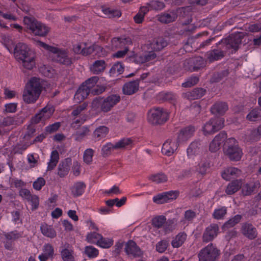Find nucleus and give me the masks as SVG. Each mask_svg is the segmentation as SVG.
Masks as SVG:
<instances>
[{
	"label": "nucleus",
	"mask_w": 261,
	"mask_h": 261,
	"mask_svg": "<svg viewBox=\"0 0 261 261\" xmlns=\"http://www.w3.org/2000/svg\"><path fill=\"white\" fill-rule=\"evenodd\" d=\"M101 235L97 232H93L88 234L86 240L90 243L98 244L99 239L101 238Z\"/></svg>",
	"instance_id": "58"
},
{
	"label": "nucleus",
	"mask_w": 261,
	"mask_h": 261,
	"mask_svg": "<svg viewBox=\"0 0 261 261\" xmlns=\"http://www.w3.org/2000/svg\"><path fill=\"white\" fill-rule=\"evenodd\" d=\"M229 74L228 70H225L220 72L214 73L211 78V82L217 83L222 80L224 77L227 76Z\"/></svg>",
	"instance_id": "54"
},
{
	"label": "nucleus",
	"mask_w": 261,
	"mask_h": 261,
	"mask_svg": "<svg viewBox=\"0 0 261 261\" xmlns=\"http://www.w3.org/2000/svg\"><path fill=\"white\" fill-rule=\"evenodd\" d=\"M196 216V215L195 212L192 210H187L185 213L184 219L181 222H183L184 223H185L186 221L191 222Z\"/></svg>",
	"instance_id": "63"
},
{
	"label": "nucleus",
	"mask_w": 261,
	"mask_h": 261,
	"mask_svg": "<svg viewBox=\"0 0 261 261\" xmlns=\"http://www.w3.org/2000/svg\"><path fill=\"white\" fill-rule=\"evenodd\" d=\"M198 166V167L197 170L199 173L202 175L206 174L207 170L210 167V163L206 161H204L200 163Z\"/></svg>",
	"instance_id": "57"
},
{
	"label": "nucleus",
	"mask_w": 261,
	"mask_h": 261,
	"mask_svg": "<svg viewBox=\"0 0 261 261\" xmlns=\"http://www.w3.org/2000/svg\"><path fill=\"white\" fill-rule=\"evenodd\" d=\"M242 180H235L229 183L226 190V193L228 195H231L237 192L242 187Z\"/></svg>",
	"instance_id": "34"
},
{
	"label": "nucleus",
	"mask_w": 261,
	"mask_h": 261,
	"mask_svg": "<svg viewBox=\"0 0 261 261\" xmlns=\"http://www.w3.org/2000/svg\"><path fill=\"white\" fill-rule=\"evenodd\" d=\"M206 61L201 57H198L193 60V63L194 64L193 69L194 70H197L201 68H203L206 65Z\"/></svg>",
	"instance_id": "51"
},
{
	"label": "nucleus",
	"mask_w": 261,
	"mask_h": 261,
	"mask_svg": "<svg viewBox=\"0 0 261 261\" xmlns=\"http://www.w3.org/2000/svg\"><path fill=\"white\" fill-rule=\"evenodd\" d=\"M227 137L225 132H221L216 135L209 145V150L211 152H216L220 149L222 144L226 140Z\"/></svg>",
	"instance_id": "13"
},
{
	"label": "nucleus",
	"mask_w": 261,
	"mask_h": 261,
	"mask_svg": "<svg viewBox=\"0 0 261 261\" xmlns=\"http://www.w3.org/2000/svg\"><path fill=\"white\" fill-rule=\"evenodd\" d=\"M227 209L225 207H222L215 210L213 217L216 219H221L226 215Z\"/></svg>",
	"instance_id": "60"
},
{
	"label": "nucleus",
	"mask_w": 261,
	"mask_h": 261,
	"mask_svg": "<svg viewBox=\"0 0 261 261\" xmlns=\"http://www.w3.org/2000/svg\"><path fill=\"white\" fill-rule=\"evenodd\" d=\"M205 89L197 88L184 93V97L189 100L197 99L202 97L205 94Z\"/></svg>",
	"instance_id": "25"
},
{
	"label": "nucleus",
	"mask_w": 261,
	"mask_h": 261,
	"mask_svg": "<svg viewBox=\"0 0 261 261\" xmlns=\"http://www.w3.org/2000/svg\"><path fill=\"white\" fill-rule=\"evenodd\" d=\"M148 5L150 9L155 10H161L165 7L164 3L157 1H152L148 4Z\"/></svg>",
	"instance_id": "59"
},
{
	"label": "nucleus",
	"mask_w": 261,
	"mask_h": 261,
	"mask_svg": "<svg viewBox=\"0 0 261 261\" xmlns=\"http://www.w3.org/2000/svg\"><path fill=\"white\" fill-rule=\"evenodd\" d=\"M169 246L168 241L164 240L158 242L156 245V250L160 253H163L165 251Z\"/></svg>",
	"instance_id": "61"
},
{
	"label": "nucleus",
	"mask_w": 261,
	"mask_h": 261,
	"mask_svg": "<svg viewBox=\"0 0 261 261\" xmlns=\"http://www.w3.org/2000/svg\"><path fill=\"white\" fill-rule=\"evenodd\" d=\"M187 234L185 232H180L177 234L172 240L171 245L173 248L180 247L187 239Z\"/></svg>",
	"instance_id": "37"
},
{
	"label": "nucleus",
	"mask_w": 261,
	"mask_h": 261,
	"mask_svg": "<svg viewBox=\"0 0 261 261\" xmlns=\"http://www.w3.org/2000/svg\"><path fill=\"white\" fill-rule=\"evenodd\" d=\"M167 42L162 37L154 39L150 43L151 49L155 51L162 50L167 45Z\"/></svg>",
	"instance_id": "32"
},
{
	"label": "nucleus",
	"mask_w": 261,
	"mask_h": 261,
	"mask_svg": "<svg viewBox=\"0 0 261 261\" xmlns=\"http://www.w3.org/2000/svg\"><path fill=\"white\" fill-rule=\"evenodd\" d=\"M178 147L177 143H176L174 139H168L163 144L162 152L163 154L171 156Z\"/></svg>",
	"instance_id": "18"
},
{
	"label": "nucleus",
	"mask_w": 261,
	"mask_h": 261,
	"mask_svg": "<svg viewBox=\"0 0 261 261\" xmlns=\"http://www.w3.org/2000/svg\"><path fill=\"white\" fill-rule=\"evenodd\" d=\"M42 90V80L34 77L26 84L22 98L27 103H34L39 98Z\"/></svg>",
	"instance_id": "2"
},
{
	"label": "nucleus",
	"mask_w": 261,
	"mask_h": 261,
	"mask_svg": "<svg viewBox=\"0 0 261 261\" xmlns=\"http://www.w3.org/2000/svg\"><path fill=\"white\" fill-rule=\"evenodd\" d=\"M102 48L100 46L96 44H93L88 47H84L83 55L88 56L93 53L97 54L99 52L102 51Z\"/></svg>",
	"instance_id": "45"
},
{
	"label": "nucleus",
	"mask_w": 261,
	"mask_h": 261,
	"mask_svg": "<svg viewBox=\"0 0 261 261\" xmlns=\"http://www.w3.org/2000/svg\"><path fill=\"white\" fill-rule=\"evenodd\" d=\"M24 23L35 35L46 36L49 31V28L44 24L37 21L35 18L25 16L23 19Z\"/></svg>",
	"instance_id": "6"
},
{
	"label": "nucleus",
	"mask_w": 261,
	"mask_h": 261,
	"mask_svg": "<svg viewBox=\"0 0 261 261\" xmlns=\"http://www.w3.org/2000/svg\"><path fill=\"white\" fill-rule=\"evenodd\" d=\"M149 11L147 7H142L139 12L134 17V21L137 23H141L143 22L145 15Z\"/></svg>",
	"instance_id": "44"
},
{
	"label": "nucleus",
	"mask_w": 261,
	"mask_h": 261,
	"mask_svg": "<svg viewBox=\"0 0 261 261\" xmlns=\"http://www.w3.org/2000/svg\"><path fill=\"white\" fill-rule=\"evenodd\" d=\"M59 155L57 150H53L51 152L50 159L48 163L47 170L50 171L54 169L59 162Z\"/></svg>",
	"instance_id": "42"
},
{
	"label": "nucleus",
	"mask_w": 261,
	"mask_h": 261,
	"mask_svg": "<svg viewBox=\"0 0 261 261\" xmlns=\"http://www.w3.org/2000/svg\"><path fill=\"white\" fill-rule=\"evenodd\" d=\"M43 252L39 256L40 261H46L49 258H53L54 256V249L50 244H46L43 246Z\"/></svg>",
	"instance_id": "24"
},
{
	"label": "nucleus",
	"mask_w": 261,
	"mask_h": 261,
	"mask_svg": "<svg viewBox=\"0 0 261 261\" xmlns=\"http://www.w3.org/2000/svg\"><path fill=\"white\" fill-rule=\"evenodd\" d=\"M158 97L160 100L168 101L174 105L176 102V95L172 92H161L158 94Z\"/></svg>",
	"instance_id": "38"
},
{
	"label": "nucleus",
	"mask_w": 261,
	"mask_h": 261,
	"mask_svg": "<svg viewBox=\"0 0 261 261\" xmlns=\"http://www.w3.org/2000/svg\"><path fill=\"white\" fill-rule=\"evenodd\" d=\"M90 90L86 85L83 84L76 92L74 98L83 100L90 93Z\"/></svg>",
	"instance_id": "33"
},
{
	"label": "nucleus",
	"mask_w": 261,
	"mask_h": 261,
	"mask_svg": "<svg viewBox=\"0 0 261 261\" xmlns=\"http://www.w3.org/2000/svg\"><path fill=\"white\" fill-rule=\"evenodd\" d=\"M132 140L129 138H123L119 140L115 144L112 143H108L103 145L101 151L103 156H108L111 154L114 149L118 150L123 149L132 143Z\"/></svg>",
	"instance_id": "9"
},
{
	"label": "nucleus",
	"mask_w": 261,
	"mask_h": 261,
	"mask_svg": "<svg viewBox=\"0 0 261 261\" xmlns=\"http://www.w3.org/2000/svg\"><path fill=\"white\" fill-rule=\"evenodd\" d=\"M201 143L200 140H195L192 142L187 150V155L189 158L198 154L200 152Z\"/></svg>",
	"instance_id": "29"
},
{
	"label": "nucleus",
	"mask_w": 261,
	"mask_h": 261,
	"mask_svg": "<svg viewBox=\"0 0 261 261\" xmlns=\"http://www.w3.org/2000/svg\"><path fill=\"white\" fill-rule=\"evenodd\" d=\"M103 12L110 18H118L121 15V12L117 9L106 8L103 9Z\"/></svg>",
	"instance_id": "48"
},
{
	"label": "nucleus",
	"mask_w": 261,
	"mask_h": 261,
	"mask_svg": "<svg viewBox=\"0 0 261 261\" xmlns=\"http://www.w3.org/2000/svg\"><path fill=\"white\" fill-rule=\"evenodd\" d=\"M261 118V110L255 109L252 110L247 116V118L251 121H255Z\"/></svg>",
	"instance_id": "53"
},
{
	"label": "nucleus",
	"mask_w": 261,
	"mask_h": 261,
	"mask_svg": "<svg viewBox=\"0 0 261 261\" xmlns=\"http://www.w3.org/2000/svg\"><path fill=\"white\" fill-rule=\"evenodd\" d=\"M89 129L87 126H83L79 128L73 135L75 140L78 142L82 141L83 139L89 133Z\"/></svg>",
	"instance_id": "40"
},
{
	"label": "nucleus",
	"mask_w": 261,
	"mask_h": 261,
	"mask_svg": "<svg viewBox=\"0 0 261 261\" xmlns=\"http://www.w3.org/2000/svg\"><path fill=\"white\" fill-rule=\"evenodd\" d=\"M40 230L42 233L45 237L49 238H54L57 233L55 230L50 225L44 223L41 225Z\"/></svg>",
	"instance_id": "35"
},
{
	"label": "nucleus",
	"mask_w": 261,
	"mask_h": 261,
	"mask_svg": "<svg viewBox=\"0 0 261 261\" xmlns=\"http://www.w3.org/2000/svg\"><path fill=\"white\" fill-rule=\"evenodd\" d=\"M177 219L175 218L169 219L164 225V229L166 232H169L175 229L177 225Z\"/></svg>",
	"instance_id": "47"
},
{
	"label": "nucleus",
	"mask_w": 261,
	"mask_h": 261,
	"mask_svg": "<svg viewBox=\"0 0 261 261\" xmlns=\"http://www.w3.org/2000/svg\"><path fill=\"white\" fill-rule=\"evenodd\" d=\"M106 63L104 60H97L90 66V71L95 74L102 72L106 68Z\"/></svg>",
	"instance_id": "31"
},
{
	"label": "nucleus",
	"mask_w": 261,
	"mask_h": 261,
	"mask_svg": "<svg viewBox=\"0 0 261 261\" xmlns=\"http://www.w3.org/2000/svg\"><path fill=\"white\" fill-rule=\"evenodd\" d=\"M179 194L177 191H169L159 194L153 198L154 202L158 204H163L169 202L170 200L176 199Z\"/></svg>",
	"instance_id": "14"
},
{
	"label": "nucleus",
	"mask_w": 261,
	"mask_h": 261,
	"mask_svg": "<svg viewBox=\"0 0 261 261\" xmlns=\"http://www.w3.org/2000/svg\"><path fill=\"white\" fill-rule=\"evenodd\" d=\"M23 123V119L17 116L6 117L2 120L1 125L6 127L10 125H18Z\"/></svg>",
	"instance_id": "27"
},
{
	"label": "nucleus",
	"mask_w": 261,
	"mask_h": 261,
	"mask_svg": "<svg viewBox=\"0 0 261 261\" xmlns=\"http://www.w3.org/2000/svg\"><path fill=\"white\" fill-rule=\"evenodd\" d=\"M225 51L220 49H214L207 51L206 58L210 63L222 59L225 56Z\"/></svg>",
	"instance_id": "22"
},
{
	"label": "nucleus",
	"mask_w": 261,
	"mask_h": 261,
	"mask_svg": "<svg viewBox=\"0 0 261 261\" xmlns=\"http://www.w3.org/2000/svg\"><path fill=\"white\" fill-rule=\"evenodd\" d=\"M177 17L176 12H164L158 16V20L162 23H169L174 21Z\"/></svg>",
	"instance_id": "28"
},
{
	"label": "nucleus",
	"mask_w": 261,
	"mask_h": 261,
	"mask_svg": "<svg viewBox=\"0 0 261 261\" xmlns=\"http://www.w3.org/2000/svg\"><path fill=\"white\" fill-rule=\"evenodd\" d=\"M85 188L86 185L83 182H77L71 188V193L75 197L79 196L84 193Z\"/></svg>",
	"instance_id": "41"
},
{
	"label": "nucleus",
	"mask_w": 261,
	"mask_h": 261,
	"mask_svg": "<svg viewBox=\"0 0 261 261\" xmlns=\"http://www.w3.org/2000/svg\"><path fill=\"white\" fill-rule=\"evenodd\" d=\"M39 44L41 47L53 53L52 58L54 61L67 66L71 64V59L68 57L66 50L48 45L42 42H39Z\"/></svg>",
	"instance_id": "4"
},
{
	"label": "nucleus",
	"mask_w": 261,
	"mask_h": 261,
	"mask_svg": "<svg viewBox=\"0 0 261 261\" xmlns=\"http://www.w3.org/2000/svg\"><path fill=\"white\" fill-rule=\"evenodd\" d=\"M219 232V227L216 224H211L204 230L202 234V241L207 243L213 241Z\"/></svg>",
	"instance_id": "15"
},
{
	"label": "nucleus",
	"mask_w": 261,
	"mask_h": 261,
	"mask_svg": "<svg viewBox=\"0 0 261 261\" xmlns=\"http://www.w3.org/2000/svg\"><path fill=\"white\" fill-rule=\"evenodd\" d=\"M14 55L24 68L32 70L35 67V53L26 44L20 42L17 43L14 50Z\"/></svg>",
	"instance_id": "1"
},
{
	"label": "nucleus",
	"mask_w": 261,
	"mask_h": 261,
	"mask_svg": "<svg viewBox=\"0 0 261 261\" xmlns=\"http://www.w3.org/2000/svg\"><path fill=\"white\" fill-rule=\"evenodd\" d=\"M109 128L105 126H100L97 128L93 133V137L96 141H99L106 137L109 133Z\"/></svg>",
	"instance_id": "36"
},
{
	"label": "nucleus",
	"mask_w": 261,
	"mask_h": 261,
	"mask_svg": "<svg viewBox=\"0 0 261 261\" xmlns=\"http://www.w3.org/2000/svg\"><path fill=\"white\" fill-rule=\"evenodd\" d=\"M169 113L163 108H154L151 109L148 113V121L153 124H162L165 123L168 119Z\"/></svg>",
	"instance_id": "5"
},
{
	"label": "nucleus",
	"mask_w": 261,
	"mask_h": 261,
	"mask_svg": "<svg viewBox=\"0 0 261 261\" xmlns=\"http://www.w3.org/2000/svg\"><path fill=\"white\" fill-rule=\"evenodd\" d=\"M94 150L92 149H87L84 153V161L87 164H90L92 161Z\"/></svg>",
	"instance_id": "62"
},
{
	"label": "nucleus",
	"mask_w": 261,
	"mask_h": 261,
	"mask_svg": "<svg viewBox=\"0 0 261 261\" xmlns=\"http://www.w3.org/2000/svg\"><path fill=\"white\" fill-rule=\"evenodd\" d=\"M61 254L64 261H75L74 251L69 247V244L62 250Z\"/></svg>",
	"instance_id": "39"
},
{
	"label": "nucleus",
	"mask_w": 261,
	"mask_h": 261,
	"mask_svg": "<svg viewBox=\"0 0 261 261\" xmlns=\"http://www.w3.org/2000/svg\"><path fill=\"white\" fill-rule=\"evenodd\" d=\"M224 154L230 160L239 161L242 155V149L239 147L237 141L233 138L226 140L223 147Z\"/></svg>",
	"instance_id": "3"
},
{
	"label": "nucleus",
	"mask_w": 261,
	"mask_h": 261,
	"mask_svg": "<svg viewBox=\"0 0 261 261\" xmlns=\"http://www.w3.org/2000/svg\"><path fill=\"white\" fill-rule=\"evenodd\" d=\"M84 252L89 258H94L98 255V250L92 246H86Z\"/></svg>",
	"instance_id": "56"
},
{
	"label": "nucleus",
	"mask_w": 261,
	"mask_h": 261,
	"mask_svg": "<svg viewBox=\"0 0 261 261\" xmlns=\"http://www.w3.org/2000/svg\"><path fill=\"white\" fill-rule=\"evenodd\" d=\"M5 239L8 241H13L19 238L21 234L17 231H11L4 234Z\"/></svg>",
	"instance_id": "64"
},
{
	"label": "nucleus",
	"mask_w": 261,
	"mask_h": 261,
	"mask_svg": "<svg viewBox=\"0 0 261 261\" xmlns=\"http://www.w3.org/2000/svg\"><path fill=\"white\" fill-rule=\"evenodd\" d=\"M125 251L129 257H137L142 255V252L136 243L129 240L125 244Z\"/></svg>",
	"instance_id": "17"
},
{
	"label": "nucleus",
	"mask_w": 261,
	"mask_h": 261,
	"mask_svg": "<svg viewBox=\"0 0 261 261\" xmlns=\"http://www.w3.org/2000/svg\"><path fill=\"white\" fill-rule=\"evenodd\" d=\"M139 80L131 81L125 84L123 87L124 94L132 95L136 93L139 89Z\"/></svg>",
	"instance_id": "26"
},
{
	"label": "nucleus",
	"mask_w": 261,
	"mask_h": 261,
	"mask_svg": "<svg viewBox=\"0 0 261 261\" xmlns=\"http://www.w3.org/2000/svg\"><path fill=\"white\" fill-rule=\"evenodd\" d=\"M242 173L241 171L235 167H229L224 170L221 173L222 178L226 180H229L231 178L240 176Z\"/></svg>",
	"instance_id": "23"
},
{
	"label": "nucleus",
	"mask_w": 261,
	"mask_h": 261,
	"mask_svg": "<svg viewBox=\"0 0 261 261\" xmlns=\"http://www.w3.org/2000/svg\"><path fill=\"white\" fill-rule=\"evenodd\" d=\"M71 165V160L70 158L65 159L60 163L57 169V174L61 178L66 176L69 170Z\"/></svg>",
	"instance_id": "21"
},
{
	"label": "nucleus",
	"mask_w": 261,
	"mask_h": 261,
	"mask_svg": "<svg viewBox=\"0 0 261 261\" xmlns=\"http://www.w3.org/2000/svg\"><path fill=\"white\" fill-rule=\"evenodd\" d=\"M120 100V96L116 94L111 95L105 99L102 98L101 111L103 112L110 111Z\"/></svg>",
	"instance_id": "12"
},
{
	"label": "nucleus",
	"mask_w": 261,
	"mask_h": 261,
	"mask_svg": "<svg viewBox=\"0 0 261 261\" xmlns=\"http://www.w3.org/2000/svg\"><path fill=\"white\" fill-rule=\"evenodd\" d=\"M224 120L220 117H214L210 119L202 126L204 135H212L224 127Z\"/></svg>",
	"instance_id": "8"
},
{
	"label": "nucleus",
	"mask_w": 261,
	"mask_h": 261,
	"mask_svg": "<svg viewBox=\"0 0 261 261\" xmlns=\"http://www.w3.org/2000/svg\"><path fill=\"white\" fill-rule=\"evenodd\" d=\"M54 110L50 106L43 108L39 113L36 114L31 120V123L37 124L42 120L43 121L49 118L53 115Z\"/></svg>",
	"instance_id": "11"
},
{
	"label": "nucleus",
	"mask_w": 261,
	"mask_h": 261,
	"mask_svg": "<svg viewBox=\"0 0 261 261\" xmlns=\"http://www.w3.org/2000/svg\"><path fill=\"white\" fill-rule=\"evenodd\" d=\"M156 57V54L152 51H148L143 55H136L133 58V61L137 64H143L151 61Z\"/></svg>",
	"instance_id": "19"
},
{
	"label": "nucleus",
	"mask_w": 261,
	"mask_h": 261,
	"mask_svg": "<svg viewBox=\"0 0 261 261\" xmlns=\"http://www.w3.org/2000/svg\"><path fill=\"white\" fill-rule=\"evenodd\" d=\"M166 220V218L164 216H158L152 219V225L155 228H160L164 227Z\"/></svg>",
	"instance_id": "49"
},
{
	"label": "nucleus",
	"mask_w": 261,
	"mask_h": 261,
	"mask_svg": "<svg viewBox=\"0 0 261 261\" xmlns=\"http://www.w3.org/2000/svg\"><path fill=\"white\" fill-rule=\"evenodd\" d=\"M124 71V67L120 62H117L114 64L111 69L110 73L111 75L115 76L121 74Z\"/></svg>",
	"instance_id": "46"
},
{
	"label": "nucleus",
	"mask_w": 261,
	"mask_h": 261,
	"mask_svg": "<svg viewBox=\"0 0 261 261\" xmlns=\"http://www.w3.org/2000/svg\"><path fill=\"white\" fill-rule=\"evenodd\" d=\"M149 179L153 182L159 184L167 181L168 177L164 173H161L150 175Z\"/></svg>",
	"instance_id": "50"
},
{
	"label": "nucleus",
	"mask_w": 261,
	"mask_h": 261,
	"mask_svg": "<svg viewBox=\"0 0 261 261\" xmlns=\"http://www.w3.org/2000/svg\"><path fill=\"white\" fill-rule=\"evenodd\" d=\"M227 110L228 106L225 102L219 101L211 107V111L214 114L223 115Z\"/></svg>",
	"instance_id": "30"
},
{
	"label": "nucleus",
	"mask_w": 261,
	"mask_h": 261,
	"mask_svg": "<svg viewBox=\"0 0 261 261\" xmlns=\"http://www.w3.org/2000/svg\"><path fill=\"white\" fill-rule=\"evenodd\" d=\"M260 187L258 180L246 185V195L251 194Z\"/></svg>",
	"instance_id": "52"
},
{
	"label": "nucleus",
	"mask_w": 261,
	"mask_h": 261,
	"mask_svg": "<svg viewBox=\"0 0 261 261\" xmlns=\"http://www.w3.org/2000/svg\"><path fill=\"white\" fill-rule=\"evenodd\" d=\"M132 39L129 38H114L112 40V45L114 49L129 48L132 45Z\"/></svg>",
	"instance_id": "20"
},
{
	"label": "nucleus",
	"mask_w": 261,
	"mask_h": 261,
	"mask_svg": "<svg viewBox=\"0 0 261 261\" xmlns=\"http://www.w3.org/2000/svg\"><path fill=\"white\" fill-rule=\"evenodd\" d=\"M256 228L251 224H246V237L250 240H253L257 236Z\"/></svg>",
	"instance_id": "43"
},
{
	"label": "nucleus",
	"mask_w": 261,
	"mask_h": 261,
	"mask_svg": "<svg viewBox=\"0 0 261 261\" xmlns=\"http://www.w3.org/2000/svg\"><path fill=\"white\" fill-rule=\"evenodd\" d=\"M220 254V250L211 243L199 251L198 257L199 261H216Z\"/></svg>",
	"instance_id": "7"
},
{
	"label": "nucleus",
	"mask_w": 261,
	"mask_h": 261,
	"mask_svg": "<svg viewBox=\"0 0 261 261\" xmlns=\"http://www.w3.org/2000/svg\"><path fill=\"white\" fill-rule=\"evenodd\" d=\"M243 37L244 34L242 33L231 34L227 38L222 39L219 42V44L222 43L225 44L227 48H232L237 50L239 48Z\"/></svg>",
	"instance_id": "10"
},
{
	"label": "nucleus",
	"mask_w": 261,
	"mask_h": 261,
	"mask_svg": "<svg viewBox=\"0 0 261 261\" xmlns=\"http://www.w3.org/2000/svg\"><path fill=\"white\" fill-rule=\"evenodd\" d=\"M195 130L196 128L192 125H189L181 129L177 136L176 140L177 143L187 141L193 136Z\"/></svg>",
	"instance_id": "16"
},
{
	"label": "nucleus",
	"mask_w": 261,
	"mask_h": 261,
	"mask_svg": "<svg viewBox=\"0 0 261 261\" xmlns=\"http://www.w3.org/2000/svg\"><path fill=\"white\" fill-rule=\"evenodd\" d=\"M242 218V216L240 215L235 216L233 218L230 219L226 222L223 225V228H229L234 226L236 224L238 223Z\"/></svg>",
	"instance_id": "55"
}]
</instances>
